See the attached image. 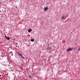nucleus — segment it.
I'll use <instances>...</instances> for the list:
<instances>
[{"instance_id":"1","label":"nucleus","mask_w":80,"mask_h":80,"mask_svg":"<svg viewBox=\"0 0 80 80\" xmlns=\"http://www.w3.org/2000/svg\"><path fill=\"white\" fill-rule=\"evenodd\" d=\"M47 9H48V8L47 7H46L44 9V11H47Z\"/></svg>"},{"instance_id":"2","label":"nucleus","mask_w":80,"mask_h":80,"mask_svg":"<svg viewBox=\"0 0 80 80\" xmlns=\"http://www.w3.org/2000/svg\"><path fill=\"white\" fill-rule=\"evenodd\" d=\"M73 50V48H70L68 49L67 50Z\"/></svg>"},{"instance_id":"3","label":"nucleus","mask_w":80,"mask_h":80,"mask_svg":"<svg viewBox=\"0 0 80 80\" xmlns=\"http://www.w3.org/2000/svg\"><path fill=\"white\" fill-rule=\"evenodd\" d=\"M19 55L21 56V58H24L23 57H22V54H19Z\"/></svg>"},{"instance_id":"4","label":"nucleus","mask_w":80,"mask_h":80,"mask_svg":"<svg viewBox=\"0 0 80 80\" xmlns=\"http://www.w3.org/2000/svg\"><path fill=\"white\" fill-rule=\"evenodd\" d=\"M32 31V29H30L28 30V32H30Z\"/></svg>"},{"instance_id":"5","label":"nucleus","mask_w":80,"mask_h":80,"mask_svg":"<svg viewBox=\"0 0 80 80\" xmlns=\"http://www.w3.org/2000/svg\"><path fill=\"white\" fill-rule=\"evenodd\" d=\"M6 39H7V40H10V38L8 37H7L6 38Z\"/></svg>"},{"instance_id":"6","label":"nucleus","mask_w":80,"mask_h":80,"mask_svg":"<svg viewBox=\"0 0 80 80\" xmlns=\"http://www.w3.org/2000/svg\"><path fill=\"white\" fill-rule=\"evenodd\" d=\"M64 18H65V17L64 16L62 17V18H61V20H63V19H64Z\"/></svg>"},{"instance_id":"7","label":"nucleus","mask_w":80,"mask_h":80,"mask_svg":"<svg viewBox=\"0 0 80 80\" xmlns=\"http://www.w3.org/2000/svg\"><path fill=\"white\" fill-rule=\"evenodd\" d=\"M31 42H34V39H31Z\"/></svg>"},{"instance_id":"8","label":"nucleus","mask_w":80,"mask_h":80,"mask_svg":"<svg viewBox=\"0 0 80 80\" xmlns=\"http://www.w3.org/2000/svg\"><path fill=\"white\" fill-rule=\"evenodd\" d=\"M78 50H80V48L78 49Z\"/></svg>"},{"instance_id":"9","label":"nucleus","mask_w":80,"mask_h":80,"mask_svg":"<svg viewBox=\"0 0 80 80\" xmlns=\"http://www.w3.org/2000/svg\"><path fill=\"white\" fill-rule=\"evenodd\" d=\"M69 51H70V50H67V52H69Z\"/></svg>"},{"instance_id":"10","label":"nucleus","mask_w":80,"mask_h":80,"mask_svg":"<svg viewBox=\"0 0 80 80\" xmlns=\"http://www.w3.org/2000/svg\"><path fill=\"white\" fill-rule=\"evenodd\" d=\"M5 38H7V37H6V36H5Z\"/></svg>"},{"instance_id":"11","label":"nucleus","mask_w":80,"mask_h":80,"mask_svg":"<svg viewBox=\"0 0 80 80\" xmlns=\"http://www.w3.org/2000/svg\"><path fill=\"white\" fill-rule=\"evenodd\" d=\"M29 77H31V76H29Z\"/></svg>"}]
</instances>
